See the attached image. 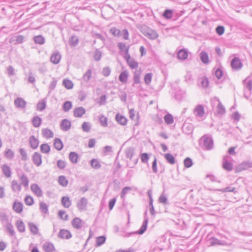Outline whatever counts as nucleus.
<instances>
[{"label": "nucleus", "mask_w": 252, "mask_h": 252, "mask_svg": "<svg viewBox=\"0 0 252 252\" xmlns=\"http://www.w3.org/2000/svg\"><path fill=\"white\" fill-rule=\"evenodd\" d=\"M0 220L4 225L6 223L9 222L8 217L2 212H0Z\"/></svg>", "instance_id": "56"}, {"label": "nucleus", "mask_w": 252, "mask_h": 252, "mask_svg": "<svg viewBox=\"0 0 252 252\" xmlns=\"http://www.w3.org/2000/svg\"><path fill=\"white\" fill-rule=\"evenodd\" d=\"M199 143L202 144L204 149L207 150H211L213 147V141L212 137L207 135L203 136L199 140Z\"/></svg>", "instance_id": "2"}, {"label": "nucleus", "mask_w": 252, "mask_h": 252, "mask_svg": "<svg viewBox=\"0 0 252 252\" xmlns=\"http://www.w3.org/2000/svg\"><path fill=\"white\" fill-rule=\"evenodd\" d=\"M99 120L102 126L104 127L107 126V119L105 116L103 115H100Z\"/></svg>", "instance_id": "57"}, {"label": "nucleus", "mask_w": 252, "mask_h": 252, "mask_svg": "<svg viewBox=\"0 0 252 252\" xmlns=\"http://www.w3.org/2000/svg\"><path fill=\"white\" fill-rule=\"evenodd\" d=\"M185 94V92L180 89H178L175 94L176 99L180 101L182 99Z\"/></svg>", "instance_id": "34"}, {"label": "nucleus", "mask_w": 252, "mask_h": 252, "mask_svg": "<svg viewBox=\"0 0 252 252\" xmlns=\"http://www.w3.org/2000/svg\"><path fill=\"white\" fill-rule=\"evenodd\" d=\"M140 73L138 71H135L133 76V83L132 86H133L135 84L140 83Z\"/></svg>", "instance_id": "53"}, {"label": "nucleus", "mask_w": 252, "mask_h": 252, "mask_svg": "<svg viewBox=\"0 0 252 252\" xmlns=\"http://www.w3.org/2000/svg\"><path fill=\"white\" fill-rule=\"evenodd\" d=\"M85 113V109L82 106L75 108L73 111L74 116L75 117H81Z\"/></svg>", "instance_id": "21"}, {"label": "nucleus", "mask_w": 252, "mask_h": 252, "mask_svg": "<svg viewBox=\"0 0 252 252\" xmlns=\"http://www.w3.org/2000/svg\"><path fill=\"white\" fill-rule=\"evenodd\" d=\"M115 119L116 121L121 125L125 126L127 124L126 119L123 116L119 114L116 115Z\"/></svg>", "instance_id": "28"}, {"label": "nucleus", "mask_w": 252, "mask_h": 252, "mask_svg": "<svg viewBox=\"0 0 252 252\" xmlns=\"http://www.w3.org/2000/svg\"><path fill=\"white\" fill-rule=\"evenodd\" d=\"M42 133L43 136L47 139L52 138L54 136V133L52 130L47 128L42 129Z\"/></svg>", "instance_id": "30"}, {"label": "nucleus", "mask_w": 252, "mask_h": 252, "mask_svg": "<svg viewBox=\"0 0 252 252\" xmlns=\"http://www.w3.org/2000/svg\"><path fill=\"white\" fill-rule=\"evenodd\" d=\"M62 205L66 208H68L71 205V201L68 196H63L61 199Z\"/></svg>", "instance_id": "26"}, {"label": "nucleus", "mask_w": 252, "mask_h": 252, "mask_svg": "<svg viewBox=\"0 0 252 252\" xmlns=\"http://www.w3.org/2000/svg\"><path fill=\"white\" fill-rule=\"evenodd\" d=\"M128 73L127 70H124L122 71L119 77V79L120 82L123 83H126L127 82L128 78Z\"/></svg>", "instance_id": "27"}, {"label": "nucleus", "mask_w": 252, "mask_h": 252, "mask_svg": "<svg viewBox=\"0 0 252 252\" xmlns=\"http://www.w3.org/2000/svg\"><path fill=\"white\" fill-rule=\"evenodd\" d=\"M12 208L15 212L20 213L23 211V205L21 202L15 201L13 204Z\"/></svg>", "instance_id": "23"}, {"label": "nucleus", "mask_w": 252, "mask_h": 252, "mask_svg": "<svg viewBox=\"0 0 252 252\" xmlns=\"http://www.w3.org/2000/svg\"><path fill=\"white\" fill-rule=\"evenodd\" d=\"M15 225L19 232L23 233L25 231V225L22 220H17Z\"/></svg>", "instance_id": "32"}, {"label": "nucleus", "mask_w": 252, "mask_h": 252, "mask_svg": "<svg viewBox=\"0 0 252 252\" xmlns=\"http://www.w3.org/2000/svg\"><path fill=\"white\" fill-rule=\"evenodd\" d=\"M72 107V104L71 101H66L63 105V110L65 112L69 111Z\"/></svg>", "instance_id": "47"}, {"label": "nucleus", "mask_w": 252, "mask_h": 252, "mask_svg": "<svg viewBox=\"0 0 252 252\" xmlns=\"http://www.w3.org/2000/svg\"><path fill=\"white\" fill-rule=\"evenodd\" d=\"M29 143L31 147L33 149H36L39 145V141L33 135L31 136L29 138Z\"/></svg>", "instance_id": "25"}, {"label": "nucleus", "mask_w": 252, "mask_h": 252, "mask_svg": "<svg viewBox=\"0 0 252 252\" xmlns=\"http://www.w3.org/2000/svg\"><path fill=\"white\" fill-rule=\"evenodd\" d=\"M142 32L146 37L151 39H155L158 37V34L156 31L146 27L143 29Z\"/></svg>", "instance_id": "6"}, {"label": "nucleus", "mask_w": 252, "mask_h": 252, "mask_svg": "<svg viewBox=\"0 0 252 252\" xmlns=\"http://www.w3.org/2000/svg\"><path fill=\"white\" fill-rule=\"evenodd\" d=\"M204 113V108L202 105H197L194 109V114L196 117H202Z\"/></svg>", "instance_id": "14"}, {"label": "nucleus", "mask_w": 252, "mask_h": 252, "mask_svg": "<svg viewBox=\"0 0 252 252\" xmlns=\"http://www.w3.org/2000/svg\"><path fill=\"white\" fill-rule=\"evenodd\" d=\"M43 249L46 252H52L54 250V246L52 243H45L43 246Z\"/></svg>", "instance_id": "41"}, {"label": "nucleus", "mask_w": 252, "mask_h": 252, "mask_svg": "<svg viewBox=\"0 0 252 252\" xmlns=\"http://www.w3.org/2000/svg\"><path fill=\"white\" fill-rule=\"evenodd\" d=\"M125 59L126 60L127 63L128 65L132 69H135L138 67V64L133 59L130 58L129 54H127V56H125Z\"/></svg>", "instance_id": "19"}, {"label": "nucleus", "mask_w": 252, "mask_h": 252, "mask_svg": "<svg viewBox=\"0 0 252 252\" xmlns=\"http://www.w3.org/2000/svg\"><path fill=\"white\" fill-rule=\"evenodd\" d=\"M4 156L8 159H12L14 156V153L11 149H6L4 152Z\"/></svg>", "instance_id": "61"}, {"label": "nucleus", "mask_w": 252, "mask_h": 252, "mask_svg": "<svg viewBox=\"0 0 252 252\" xmlns=\"http://www.w3.org/2000/svg\"><path fill=\"white\" fill-rule=\"evenodd\" d=\"M162 15L166 19H171L173 16V11L170 9H166L164 11Z\"/></svg>", "instance_id": "59"}, {"label": "nucleus", "mask_w": 252, "mask_h": 252, "mask_svg": "<svg viewBox=\"0 0 252 252\" xmlns=\"http://www.w3.org/2000/svg\"><path fill=\"white\" fill-rule=\"evenodd\" d=\"M92 78V70L91 69H88L87 71L82 76L83 80L86 82H88Z\"/></svg>", "instance_id": "40"}, {"label": "nucleus", "mask_w": 252, "mask_h": 252, "mask_svg": "<svg viewBox=\"0 0 252 252\" xmlns=\"http://www.w3.org/2000/svg\"><path fill=\"white\" fill-rule=\"evenodd\" d=\"M199 85L203 88H206L208 86L209 81L206 77H203L199 80Z\"/></svg>", "instance_id": "52"}, {"label": "nucleus", "mask_w": 252, "mask_h": 252, "mask_svg": "<svg viewBox=\"0 0 252 252\" xmlns=\"http://www.w3.org/2000/svg\"><path fill=\"white\" fill-rule=\"evenodd\" d=\"M40 209L42 212L45 214L48 213V206L44 202H41L40 203Z\"/></svg>", "instance_id": "63"}, {"label": "nucleus", "mask_w": 252, "mask_h": 252, "mask_svg": "<svg viewBox=\"0 0 252 252\" xmlns=\"http://www.w3.org/2000/svg\"><path fill=\"white\" fill-rule=\"evenodd\" d=\"M59 183L60 185L63 187H65L67 186L68 181L66 179V177L64 176H60L58 180Z\"/></svg>", "instance_id": "46"}, {"label": "nucleus", "mask_w": 252, "mask_h": 252, "mask_svg": "<svg viewBox=\"0 0 252 252\" xmlns=\"http://www.w3.org/2000/svg\"><path fill=\"white\" fill-rule=\"evenodd\" d=\"M164 120L167 125H172L174 123L173 117L172 115L169 113L164 116Z\"/></svg>", "instance_id": "43"}, {"label": "nucleus", "mask_w": 252, "mask_h": 252, "mask_svg": "<svg viewBox=\"0 0 252 252\" xmlns=\"http://www.w3.org/2000/svg\"><path fill=\"white\" fill-rule=\"evenodd\" d=\"M54 146L55 148L57 150L60 151L63 148V143L61 139L56 138L54 140Z\"/></svg>", "instance_id": "35"}, {"label": "nucleus", "mask_w": 252, "mask_h": 252, "mask_svg": "<svg viewBox=\"0 0 252 252\" xmlns=\"http://www.w3.org/2000/svg\"><path fill=\"white\" fill-rule=\"evenodd\" d=\"M87 199L85 197H83L81 198L80 200L77 202V207L79 211H84L87 209Z\"/></svg>", "instance_id": "10"}, {"label": "nucleus", "mask_w": 252, "mask_h": 252, "mask_svg": "<svg viewBox=\"0 0 252 252\" xmlns=\"http://www.w3.org/2000/svg\"><path fill=\"white\" fill-rule=\"evenodd\" d=\"M41 122L42 119L39 116L34 117L32 120V124L35 127H39L41 125Z\"/></svg>", "instance_id": "36"}, {"label": "nucleus", "mask_w": 252, "mask_h": 252, "mask_svg": "<svg viewBox=\"0 0 252 252\" xmlns=\"http://www.w3.org/2000/svg\"><path fill=\"white\" fill-rule=\"evenodd\" d=\"M135 155L134 149L132 147H129L126 149L125 151V155L126 158L131 160Z\"/></svg>", "instance_id": "29"}, {"label": "nucleus", "mask_w": 252, "mask_h": 252, "mask_svg": "<svg viewBox=\"0 0 252 252\" xmlns=\"http://www.w3.org/2000/svg\"><path fill=\"white\" fill-rule=\"evenodd\" d=\"M164 157L167 162L171 164H174L175 163V158L174 156L170 153L165 154Z\"/></svg>", "instance_id": "39"}, {"label": "nucleus", "mask_w": 252, "mask_h": 252, "mask_svg": "<svg viewBox=\"0 0 252 252\" xmlns=\"http://www.w3.org/2000/svg\"><path fill=\"white\" fill-rule=\"evenodd\" d=\"M59 217L63 220H68V215L66 214L63 210H60L58 212Z\"/></svg>", "instance_id": "58"}, {"label": "nucleus", "mask_w": 252, "mask_h": 252, "mask_svg": "<svg viewBox=\"0 0 252 252\" xmlns=\"http://www.w3.org/2000/svg\"><path fill=\"white\" fill-rule=\"evenodd\" d=\"M33 40L36 44H38L40 45H42L45 42L44 38L40 35L34 37Z\"/></svg>", "instance_id": "50"}, {"label": "nucleus", "mask_w": 252, "mask_h": 252, "mask_svg": "<svg viewBox=\"0 0 252 252\" xmlns=\"http://www.w3.org/2000/svg\"><path fill=\"white\" fill-rule=\"evenodd\" d=\"M41 152L43 153H49L50 151V147L47 144H43L40 146Z\"/></svg>", "instance_id": "55"}, {"label": "nucleus", "mask_w": 252, "mask_h": 252, "mask_svg": "<svg viewBox=\"0 0 252 252\" xmlns=\"http://www.w3.org/2000/svg\"><path fill=\"white\" fill-rule=\"evenodd\" d=\"M216 102H218L217 107V113L219 115L224 114L225 112V108L222 105L221 103L220 102V99L218 98H214V99L212 101V103L215 104Z\"/></svg>", "instance_id": "7"}, {"label": "nucleus", "mask_w": 252, "mask_h": 252, "mask_svg": "<svg viewBox=\"0 0 252 252\" xmlns=\"http://www.w3.org/2000/svg\"><path fill=\"white\" fill-rule=\"evenodd\" d=\"M200 60L205 64L209 63V57L208 54L205 51H202L200 53Z\"/></svg>", "instance_id": "37"}, {"label": "nucleus", "mask_w": 252, "mask_h": 252, "mask_svg": "<svg viewBox=\"0 0 252 252\" xmlns=\"http://www.w3.org/2000/svg\"><path fill=\"white\" fill-rule=\"evenodd\" d=\"M71 127V123L70 122L67 120L64 119L62 120L61 123V129L65 131H68Z\"/></svg>", "instance_id": "24"}, {"label": "nucleus", "mask_w": 252, "mask_h": 252, "mask_svg": "<svg viewBox=\"0 0 252 252\" xmlns=\"http://www.w3.org/2000/svg\"><path fill=\"white\" fill-rule=\"evenodd\" d=\"M72 225L73 228L77 229L82 228L84 222L79 218H75L72 221Z\"/></svg>", "instance_id": "15"}, {"label": "nucleus", "mask_w": 252, "mask_h": 252, "mask_svg": "<svg viewBox=\"0 0 252 252\" xmlns=\"http://www.w3.org/2000/svg\"><path fill=\"white\" fill-rule=\"evenodd\" d=\"M31 190L37 196H41L43 194L42 191L37 184H32L31 186Z\"/></svg>", "instance_id": "16"}, {"label": "nucleus", "mask_w": 252, "mask_h": 252, "mask_svg": "<svg viewBox=\"0 0 252 252\" xmlns=\"http://www.w3.org/2000/svg\"><path fill=\"white\" fill-rule=\"evenodd\" d=\"M14 103L16 108L23 109L26 107L27 102L23 98L18 97L15 99Z\"/></svg>", "instance_id": "13"}, {"label": "nucleus", "mask_w": 252, "mask_h": 252, "mask_svg": "<svg viewBox=\"0 0 252 252\" xmlns=\"http://www.w3.org/2000/svg\"><path fill=\"white\" fill-rule=\"evenodd\" d=\"M61 55L58 51L55 52L50 57V61L55 64H58L61 60Z\"/></svg>", "instance_id": "17"}, {"label": "nucleus", "mask_w": 252, "mask_h": 252, "mask_svg": "<svg viewBox=\"0 0 252 252\" xmlns=\"http://www.w3.org/2000/svg\"><path fill=\"white\" fill-rule=\"evenodd\" d=\"M58 237L59 238L63 239H69L72 237V234L69 230L65 229H62L60 230Z\"/></svg>", "instance_id": "11"}, {"label": "nucleus", "mask_w": 252, "mask_h": 252, "mask_svg": "<svg viewBox=\"0 0 252 252\" xmlns=\"http://www.w3.org/2000/svg\"><path fill=\"white\" fill-rule=\"evenodd\" d=\"M148 217L147 216V212L146 211L144 213V219L142 225H141L140 229L136 232L127 233L123 230H121L120 235L124 237H128L134 234H142L147 229V224L148 222Z\"/></svg>", "instance_id": "1"}, {"label": "nucleus", "mask_w": 252, "mask_h": 252, "mask_svg": "<svg viewBox=\"0 0 252 252\" xmlns=\"http://www.w3.org/2000/svg\"><path fill=\"white\" fill-rule=\"evenodd\" d=\"M231 66L233 69L235 70H239L242 68L243 64L239 58L237 57H234L231 61Z\"/></svg>", "instance_id": "8"}, {"label": "nucleus", "mask_w": 252, "mask_h": 252, "mask_svg": "<svg viewBox=\"0 0 252 252\" xmlns=\"http://www.w3.org/2000/svg\"><path fill=\"white\" fill-rule=\"evenodd\" d=\"M2 173L7 178L11 176V169L10 167L7 164H3L1 166Z\"/></svg>", "instance_id": "22"}, {"label": "nucleus", "mask_w": 252, "mask_h": 252, "mask_svg": "<svg viewBox=\"0 0 252 252\" xmlns=\"http://www.w3.org/2000/svg\"><path fill=\"white\" fill-rule=\"evenodd\" d=\"M32 161L37 166H39L42 163L41 155L38 152H35L32 155Z\"/></svg>", "instance_id": "18"}, {"label": "nucleus", "mask_w": 252, "mask_h": 252, "mask_svg": "<svg viewBox=\"0 0 252 252\" xmlns=\"http://www.w3.org/2000/svg\"><path fill=\"white\" fill-rule=\"evenodd\" d=\"M11 188L13 192L19 193L22 189L21 184L19 183L17 180H13L11 182Z\"/></svg>", "instance_id": "12"}, {"label": "nucleus", "mask_w": 252, "mask_h": 252, "mask_svg": "<svg viewBox=\"0 0 252 252\" xmlns=\"http://www.w3.org/2000/svg\"><path fill=\"white\" fill-rule=\"evenodd\" d=\"M63 85L67 89H71L73 87V84L72 82L67 79H64L63 82Z\"/></svg>", "instance_id": "49"}, {"label": "nucleus", "mask_w": 252, "mask_h": 252, "mask_svg": "<svg viewBox=\"0 0 252 252\" xmlns=\"http://www.w3.org/2000/svg\"><path fill=\"white\" fill-rule=\"evenodd\" d=\"M3 226L6 227L7 231L9 233V235L14 236L15 234L14 227L11 222H7Z\"/></svg>", "instance_id": "33"}, {"label": "nucleus", "mask_w": 252, "mask_h": 252, "mask_svg": "<svg viewBox=\"0 0 252 252\" xmlns=\"http://www.w3.org/2000/svg\"><path fill=\"white\" fill-rule=\"evenodd\" d=\"M79 155L75 152H71L69 154V159L73 163H76L78 161Z\"/></svg>", "instance_id": "31"}, {"label": "nucleus", "mask_w": 252, "mask_h": 252, "mask_svg": "<svg viewBox=\"0 0 252 252\" xmlns=\"http://www.w3.org/2000/svg\"><path fill=\"white\" fill-rule=\"evenodd\" d=\"M184 164L186 168L190 167L193 164L192 159L189 158H186L184 160Z\"/></svg>", "instance_id": "64"}, {"label": "nucleus", "mask_w": 252, "mask_h": 252, "mask_svg": "<svg viewBox=\"0 0 252 252\" xmlns=\"http://www.w3.org/2000/svg\"><path fill=\"white\" fill-rule=\"evenodd\" d=\"M46 101L44 99H43L39 101L36 105V109L38 111H42L44 110L46 108Z\"/></svg>", "instance_id": "48"}, {"label": "nucleus", "mask_w": 252, "mask_h": 252, "mask_svg": "<svg viewBox=\"0 0 252 252\" xmlns=\"http://www.w3.org/2000/svg\"><path fill=\"white\" fill-rule=\"evenodd\" d=\"M25 37L22 35H15L10 38L9 42L13 44H19L22 43Z\"/></svg>", "instance_id": "9"}, {"label": "nucleus", "mask_w": 252, "mask_h": 252, "mask_svg": "<svg viewBox=\"0 0 252 252\" xmlns=\"http://www.w3.org/2000/svg\"><path fill=\"white\" fill-rule=\"evenodd\" d=\"M231 158V157L228 155L224 156L223 158L222 167L227 171H231L233 168V164L230 161Z\"/></svg>", "instance_id": "5"}, {"label": "nucleus", "mask_w": 252, "mask_h": 252, "mask_svg": "<svg viewBox=\"0 0 252 252\" xmlns=\"http://www.w3.org/2000/svg\"><path fill=\"white\" fill-rule=\"evenodd\" d=\"M152 77L153 74L152 73L146 74L144 78L145 83L147 85H149L151 82Z\"/></svg>", "instance_id": "60"}, {"label": "nucleus", "mask_w": 252, "mask_h": 252, "mask_svg": "<svg viewBox=\"0 0 252 252\" xmlns=\"http://www.w3.org/2000/svg\"><path fill=\"white\" fill-rule=\"evenodd\" d=\"M90 164L91 166L95 169H98L101 167V164L97 159H92L90 161Z\"/></svg>", "instance_id": "44"}, {"label": "nucleus", "mask_w": 252, "mask_h": 252, "mask_svg": "<svg viewBox=\"0 0 252 252\" xmlns=\"http://www.w3.org/2000/svg\"><path fill=\"white\" fill-rule=\"evenodd\" d=\"M206 243L208 246L225 245L227 244L224 241L220 240L215 237H210V235H208L207 237Z\"/></svg>", "instance_id": "4"}, {"label": "nucleus", "mask_w": 252, "mask_h": 252, "mask_svg": "<svg viewBox=\"0 0 252 252\" xmlns=\"http://www.w3.org/2000/svg\"><path fill=\"white\" fill-rule=\"evenodd\" d=\"M158 202L163 204H167L168 203L166 195L164 192L162 193L159 197Z\"/></svg>", "instance_id": "54"}, {"label": "nucleus", "mask_w": 252, "mask_h": 252, "mask_svg": "<svg viewBox=\"0 0 252 252\" xmlns=\"http://www.w3.org/2000/svg\"><path fill=\"white\" fill-rule=\"evenodd\" d=\"M18 178L21 181L20 183L21 184V186L27 188L29 187V181L27 176L25 174H22L19 175Z\"/></svg>", "instance_id": "20"}, {"label": "nucleus", "mask_w": 252, "mask_h": 252, "mask_svg": "<svg viewBox=\"0 0 252 252\" xmlns=\"http://www.w3.org/2000/svg\"><path fill=\"white\" fill-rule=\"evenodd\" d=\"M28 225L30 231L33 234L36 235L38 233V228L35 224L32 222H29Z\"/></svg>", "instance_id": "45"}, {"label": "nucleus", "mask_w": 252, "mask_h": 252, "mask_svg": "<svg viewBox=\"0 0 252 252\" xmlns=\"http://www.w3.org/2000/svg\"><path fill=\"white\" fill-rule=\"evenodd\" d=\"M82 128L84 132H88L91 129V125L89 123L85 122L82 125Z\"/></svg>", "instance_id": "62"}, {"label": "nucleus", "mask_w": 252, "mask_h": 252, "mask_svg": "<svg viewBox=\"0 0 252 252\" xmlns=\"http://www.w3.org/2000/svg\"><path fill=\"white\" fill-rule=\"evenodd\" d=\"M187 51L185 49L180 50L178 53V58L180 60H184L188 57Z\"/></svg>", "instance_id": "42"}, {"label": "nucleus", "mask_w": 252, "mask_h": 252, "mask_svg": "<svg viewBox=\"0 0 252 252\" xmlns=\"http://www.w3.org/2000/svg\"><path fill=\"white\" fill-rule=\"evenodd\" d=\"M243 84L244 86V96L248 99L249 97L246 95L247 92H248L249 94H251L252 91V80L250 76L247 77L243 81Z\"/></svg>", "instance_id": "3"}, {"label": "nucleus", "mask_w": 252, "mask_h": 252, "mask_svg": "<svg viewBox=\"0 0 252 252\" xmlns=\"http://www.w3.org/2000/svg\"><path fill=\"white\" fill-rule=\"evenodd\" d=\"M118 47L122 52H124L126 54V56H127L128 54V48L124 43H119L118 45Z\"/></svg>", "instance_id": "51"}, {"label": "nucleus", "mask_w": 252, "mask_h": 252, "mask_svg": "<svg viewBox=\"0 0 252 252\" xmlns=\"http://www.w3.org/2000/svg\"><path fill=\"white\" fill-rule=\"evenodd\" d=\"M182 129L183 131L187 134L192 133L193 131L192 126L189 124H185L183 126Z\"/></svg>", "instance_id": "38"}]
</instances>
